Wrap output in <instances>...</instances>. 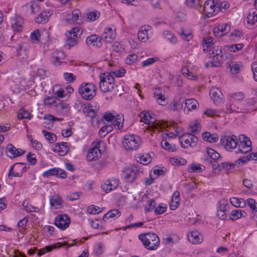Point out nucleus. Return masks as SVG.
<instances>
[{"label":"nucleus","instance_id":"f257e3e1","mask_svg":"<svg viewBox=\"0 0 257 257\" xmlns=\"http://www.w3.org/2000/svg\"><path fill=\"white\" fill-rule=\"evenodd\" d=\"M144 247L150 250H156L160 245V239L158 235L152 232L142 233L139 235Z\"/></svg>","mask_w":257,"mask_h":257},{"label":"nucleus","instance_id":"f03ea898","mask_svg":"<svg viewBox=\"0 0 257 257\" xmlns=\"http://www.w3.org/2000/svg\"><path fill=\"white\" fill-rule=\"evenodd\" d=\"M210 51H211L210 56L212 55L213 61L207 62L206 67L221 66L224 60L221 47L218 46H212L210 49Z\"/></svg>","mask_w":257,"mask_h":257},{"label":"nucleus","instance_id":"7ed1b4c3","mask_svg":"<svg viewBox=\"0 0 257 257\" xmlns=\"http://www.w3.org/2000/svg\"><path fill=\"white\" fill-rule=\"evenodd\" d=\"M140 116L141 119L144 120L145 123L148 124L149 126L154 130L165 128L168 127L166 121L154 120L150 113L148 112H142Z\"/></svg>","mask_w":257,"mask_h":257},{"label":"nucleus","instance_id":"20e7f679","mask_svg":"<svg viewBox=\"0 0 257 257\" xmlns=\"http://www.w3.org/2000/svg\"><path fill=\"white\" fill-rule=\"evenodd\" d=\"M78 92L85 100H90L96 95V86L92 83H83L80 86Z\"/></svg>","mask_w":257,"mask_h":257},{"label":"nucleus","instance_id":"39448f33","mask_svg":"<svg viewBox=\"0 0 257 257\" xmlns=\"http://www.w3.org/2000/svg\"><path fill=\"white\" fill-rule=\"evenodd\" d=\"M122 143L126 150H136L140 145V139L134 135H127L123 137Z\"/></svg>","mask_w":257,"mask_h":257},{"label":"nucleus","instance_id":"423d86ee","mask_svg":"<svg viewBox=\"0 0 257 257\" xmlns=\"http://www.w3.org/2000/svg\"><path fill=\"white\" fill-rule=\"evenodd\" d=\"M179 141L182 147L187 149L188 147H195L197 144L198 138L191 133H187L181 136Z\"/></svg>","mask_w":257,"mask_h":257},{"label":"nucleus","instance_id":"0eeeda50","mask_svg":"<svg viewBox=\"0 0 257 257\" xmlns=\"http://www.w3.org/2000/svg\"><path fill=\"white\" fill-rule=\"evenodd\" d=\"M238 139L234 135L226 136L221 135L220 142L226 150H229L235 148L238 144Z\"/></svg>","mask_w":257,"mask_h":257},{"label":"nucleus","instance_id":"6e6552de","mask_svg":"<svg viewBox=\"0 0 257 257\" xmlns=\"http://www.w3.org/2000/svg\"><path fill=\"white\" fill-rule=\"evenodd\" d=\"M202 10L208 17H210L218 13L219 6L215 4L213 0H207L204 4Z\"/></svg>","mask_w":257,"mask_h":257},{"label":"nucleus","instance_id":"1a4fd4ad","mask_svg":"<svg viewBox=\"0 0 257 257\" xmlns=\"http://www.w3.org/2000/svg\"><path fill=\"white\" fill-rule=\"evenodd\" d=\"M139 174V170L138 167L134 165L132 167L124 170L122 173V175L126 181L132 183L135 180Z\"/></svg>","mask_w":257,"mask_h":257},{"label":"nucleus","instance_id":"9d476101","mask_svg":"<svg viewBox=\"0 0 257 257\" xmlns=\"http://www.w3.org/2000/svg\"><path fill=\"white\" fill-rule=\"evenodd\" d=\"M242 106H239V103L229 99V102L226 104V109L229 113H247V109L242 108Z\"/></svg>","mask_w":257,"mask_h":257},{"label":"nucleus","instance_id":"9b49d317","mask_svg":"<svg viewBox=\"0 0 257 257\" xmlns=\"http://www.w3.org/2000/svg\"><path fill=\"white\" fill-rule=\"evenodd\" d=\"M70 223V218L66 214L59 215L55 218V225L61 230L66 229Z\"/></svg>","mask_w":257,"mask_h":257},{"label":"nucleus","instance_id":"f8f14e48","mask_svg":"<svg viewBox=\"0 0 257 257\" xmlns=\"http://www.w3.org/2000/svg\"><path fill=\"white\" fill-rule=\"evenodd\" d=\"M81 13L78 9L73 11L71 14L67 15L65 21L68 24H80L82 23V19L80 18Z\"/></svg>","mask_w":257,"mask_h":257},{"label":"nucleus","instance_id":"ddd939ff","mask_svg":"<svg viewBox=\"0 0 257 257\" xmlns=\"http://www.w3.org/2000/svg\"><path fill=\"white\" fill-rule=\"evenodd\" d=\"M210 95L215 104L218 105L223 102V95L218 88H211L210 90Z\"/></svg>","mask_w":257,"mask_h":257},{"label":"nucleus","instance_id":"4468645a","mask_svg":"<svg viewBox=\"0 0 257 257\" xmlns=\"http://www.w3.org/2000/svg\"><path fill=\"white\" fill-rule=\"evenodd\" d=\"M11 27L14 31L20 32L24 24V20L21 17L15 15L10 18Z\"/></svg>","mask_w":257,"mask_h":257},{"label":"nucleus","instance_id":"2eb2a0df","mask_svg":"<svg viewBox=\"0 0 257 257\" xmlns=\"http://www.w3.org/2000/svg\"><path fill=\"white\" fill-rule=\"evenodd\" d=\"M7 156L10 158H14L23 155L25 151L20 149H17L13 145L9 144L6 148Z\"/></svg>","mask_w":257,"mask_h":257},{"label":"nucleus","instance_id":"dca6fc26","mask_svg":"<svg viewBox=\"0 0 257 257\" xmlns=\"http://www.w3.org/2000/svg\"><path fill=\"white\" fill-rule=\"evenodd\" d=\"M198 104L197 101L194 99H186L184 102L181 103V109L186 113H188L192 109L194 110L196 108L197 105Z\"/></svg>","mask_w":257,"mask_h":257},{"label":"nucleus","instance_id":"f3484780","mask_svg":"<svg viewBox=\"0 0 257 257\" xmlns=\"http://www.w3.org/2000/svg\"><path fill=\"white\" fill-rule=\"evenodd\" d=\"M29 46L27 43H22L19 45L17 50L18 56L22 61H25L28 56Z\"/></svg>","mask_w":257,"mask_h":257},{"label":"nucleus","instance_id":"a211bd4d","mask_svg":"<svg viewBox=\"0 0 257 257\" xmlns=\"http://www.w3.org/2000/svg\"><path fill=\"white\" fill-rule=\"evenodd\" d=\"M238 149H247L248 150H251V142L248 137L244 135H240L238 136Z\"/></svg>","mask_w":257,"mask_h":257},{"label":"nucleus","instance_id":"6ab92c4d","mask_svg":"<svg viewBox=\"0 0 257 257\" xmlns=\"http://www.w3.org/2000/svg\"><path fill=\"white\" fill-rule=\"evenodd\" d=\"M219 206L218 207L217 212V216L220 219L224 220L226 217V211L227 210L226 206L227 205V201L226 200H221L219 201Z\"/></svg>","mask_w":257,"mask_h":257},{"label":"nucleus","instance_id":"aec40b11","mask_svg":"<svg viewBox=\"0 0 257 257\" xmlns=\"http://www.w3.org/2000/svg\"><path fill=\"white\" fill-rule=\"evenodd\" d=\"M67 144V143L63 142L59 144L57 143L55 145L53 151L55 152H57L59 155L64 156L66 155L69 151V147Z\"/></svg>","mask_w":257,"mask_h":257},{"label":"nucleus","instance_id":"412c9836","mask_svg":"<svg viewBox=\"0 0 257 257\" xmlns=\"http://www.w3.org/2000/svg\"><path fill=\"white\" fill-rule=\"evenodd\" d=\"M101 156V152L99 147L95 146L89 149L86 156L88 161H92L98 159Z\"/></svg>","mask_w":257,"mask_h":257},{"label":"nucleus","instance_id":"4be33fe9","mask_svg":"<svg viewBox=\"0 0 257 257\" xmlns=\"http://www.w3.org/2000/svg\"><path fill=\"white\" fill-rule=\"evenodd\" d=\"M101 39L95 34L91 35L87 37L86 43L89 46L100 47L101 45Z\"/></svg>","mask_w":257,"mask_h":257},{"label":"nucleus","instance_id":"5701e85b","mask_svg":"<svg viewBox=\"0 0 257 257\" xmlns=\"http://www.w3.org/2000/svg\"><path fill=\"white\" fill-rule=\"evenodd\" d=\"M116 37L114 30L111 28L106 29L102 35L101 40H104L106 43H110Z\"/></svg>","mask_w":257,"mask_h":257},{"label":"nucleus","instance_id":"b1692460","mask_svg":"<svg viewBox=\"0 0 257 257\" xmlns=\"http://www.w3.org/2000/svg\"><path fill=\"white\" fill-rule=\"evenodd\" d=\"M65 55L62 51L56 50L54 51L51 57V61L54 65H58L61 63V60L64 59Z\"/></svg>","mask_w":257,"mask_h":257},{"label":"nucleus","instance_id":"393cba45","mask_svg":"<svg viewBox=\"0 0 257 257\" xmlns=\"http://www.w3.org/2000/svg\"><path fill=\"white\" fill-rule=\"evenodd\" d=\"M188 240L192 243H201L203 238L200 233L197 231L190 232L187 235Z\"/></svg>","mask_w":257,"mask_h":257},{"label":"nucleus","instance_id":"a878e982","mask_svg":"<svg viewBox=\"0 0 257 257\" xmlns=\"http://www.w3.org/2000/svg\"><path fill=\"white\" fill-rule=\"evenodd\" d=\"M99 87L101 90L104 92H108L111 91L113 89V85L109 84L104 79V77L100 76V81L99 82Z\"/></svg>","mask_w":257,"mask_h":257},{"label":"nucleus","instance_id":"bb28decb","mask_svg":"<svg viewBox=\"0 0 257 257\" xmlns=\"http://www.w3.org/2000/svg\"><path fill=\"white\" fill-rule=\"evenodd\" d=\"M228 68L230 72L232 74H237L239 73L242 68V62H231L228 65Z\"/></svg>","mask_w":257,"mask_h":257},{"label":"nucleus","instance_id":"cd10ccee","mask_svg":"<svg viewBox=\"0 0 257 257\" xmlns=\"http://www.w3.org/2000/svg\"><path fill=\"white\" fill-rule=\"evenodd\" d=\"M51 15V11H44L36 18L35 22L38 24L45 23L48 21Z\"/></svg>","mask_w":257,"mask_h":257},{"label":"nucleus","instance_id":"c85d7f7f","mask_svg":"<svg viewBox=\"0 0 257 257\" xmlns=\"http://www.w3.org/2000/svg\"><path fill=\"white\" fill-rule=\"evenodd\" d=\"M202 138L209 143H216L218 140V136L217 134H211L209 132H204L202 134Z\"/></svg>","mask_w":257,"mask_h":257},{"label":"nucleus","instance_id":"c756f323","mask_svg":"<svg viewBox=\"0 0 257 257\" xmlns=\"http://www.w3.org/2000/svg\"><path fill=\"white\" fill-rule=\"evenodd\" d=\"M66 35L68 39L66 41L65 46L67 47L68 49H70L71 47H73L77 44V40L76 38L72 36V33L71 31H67L66 33Z\"/></svg>","mask_w":257,"mask_h":257},{"label":"nucleus","instance_id":"7c9ffc66","mask_svg":"<svg viewBox=\"0 0 257 257\" xmlns=\"http://www.w3.org/2000/svg\"><path fill=\"white\" fill-rule=\"evenodd\" d=\"M246 215V213L242 210H234L231 211L229 217L234 221L241 217H245Z\"/></svg>","mask_w":257,"mask_h":257},{"label":"nucleus","instance_id":"2f4dec72","mask_svg":"<svg viewBox=\"0 0 257 257\" xmlns=\"http://www.w3.org/2000/svg\"><path fill=\"white\" fill-rule=\"evenodd\" d=\"M257 99L255 98H248L246 100L245 104L242 106L244 108L247 109V112L252 111L254 109Z\"/></svg>","mask_w":257,"mask_h":257},{"label":"nucleus","instance_id":"473e14b6","mask_svg":"<svg viewBox=\"0 0 257 257\" xmlns=\"http://www.w3.org/2000/svg\"><path fill=\"white\" fill-rule=\"evenodd\" d=\"M26 7L31 9L30 14H36L40 10V4L37 1H32L26 4Z\"/></svg>","mask_w":257,"mask_h":257},{"label":"nucleus","instance_id":"72a5a7b5","mask_svg":"<svg viewBox=\"0 0 257 257\" xmlns=\"http://www.w3.org/2000/svg\"><path fill=\"white\" fill-rule=\"evenodd\" d=\"M50 202L51 206L54 207L55 208L61 207L63 202L61 198L58 195L53 196L50 198Z\"/></svg>","mask_w":257,"mask_h":257},{"label":"nucleus","instance_id":"f704fd0d","mask_svg":"<svg viewBox=\"0 0 257 257\" xmlns=\"http://www.w3.org/2000/svg\"><path fill=\"white\" fill-rule=\"evenodd\" d=\"M148 31L146 26L142 27L138 34V39L142 42H146L148 39Z\"/></svg>","mask_w":257,"mask_h":257},{"label":"nucleus","instance_id":"c9c22d12","mask_svg":"<svg viewBox=\"0 0 257 257\" xmlns=\"http://www.w3.org/2000/svg\"><path fill=\"white\" fill-rule=\"evenodd\" d=\"M230 202L235 207L243 208L245 206V202L242 198L232 197L230 199Z\"/></svg>","mask_w":257,"mask_h":257},{"label":"nucleus","instance_id":"e433bc0d","mask_svg":"<svg viewBox=\"0 0 257 257\" xmlns=\"http://www.w3.org/2000/svg\"><path fill=\"white\" fill-rule=\"evenodd\" d=\"M235 164L224 162L217 165L218 170L220 171L222 170L229 171L234 167Z\"/></svg>","mask_w":257,"mask_h":257},{"label":"nucleus","instance_id":"4c0bfd02","mask_svg":"<svg viewBox=\"0 0 257 257\" xmlns=\"http://www.w3.org/2000/svg\"><path fill=\"white\" fill-rule=\"evenodd\" d=\"M113 130V126L112 125L108 124L102 126L99 131V135L100 138H103L109 133H110Z\"/></svg>","mask_w":257,"mask_h":257},{"label":"nucleus","instance_id":"58836bf2","mask_svg":"<svg viewBox=\"0 0 257 257\" xmlns=\"http://www.w3.org/2000/svg\"><path fill=\"white\" fill-rule=\"evenodd\" d=\"M247 24L250 25L251 26L256 25L257 23V14L255 12H253L251 13H249L247 18Z\"/></svg>","mask_w":257,"mask_h":257},{"label":"nucleus","instance_id":"ea45409f","mask_svg":"<svg viewBox=\"0 0 257 257\" xmlns=\"http://www.w3.org/2000/svg\"><path fill=\"white\" fill-rule=\"evenodd\" d=\"M244 45L243 43L232 44L225 46L227 50L231 52L235 53L241 51L244 47Z\"/></svg>","mask_w":257,"mask_h":257},{"label":"nucleus","instance_id":"a19ab883","mask_svg":"<svg viewBox=\"0 0 257 257\" xmlns=\"http://www.w3.org/2000/svg\"><path fill=\"white\" fill-rule=\"evenodd\" d=\"M161 145L162 148L169 152H173L177 150L175 145L169 144L165 140H162Z\"/></svg>","mask_w":257,"mask_h":257},{"label":"nucleus","instance_id":"79ce46f5","mask_svg":"<svg viewBox=\"0 0 257 257\" xmlns=\"http://www.w3.org/2000/svg\"><path fill=\"white\" fill-rule=\"evenodd\" d=\"M83 112L91 118H94L96 113L95 109L93 108V106L90 105L84 107L83 109Z\"/></svg>","mask_w":257,"mask_h":257},{"label":"nucleus","instance_id":"37998d69","mask_svg":"<svg viewBox=\"0 0 257 257\" xmlns=\"http://www.w3.org/2000/svg\"><path fill=\"white\" fill-rule=\"evenodd\" d=\"M24 163H16L14 165H13L10 168L9 174H8V177L9 179H11L13 177H21L22 176V173H18V172H14L13 171L14 168L15 167L16 168L17 166L19 165H24Z\"/></svg>","mask_w":257,"mask_h":257},{"label":"nucleus","instance_id":"c03bdc74","mask_svg":"<svg viewBox=\"0 0 257 257\" xmlns=\"http://www.w3.org/2000/svg\"><path fill=\"white\" fill-rule=\"evenodd\" d=\"M120 215V212L117 209H112L108 211L106 213L103 217V221H105L106 220L113 218L116 216H119Z\"/></svg>","mask_w":257,"mask_h":257},{"label":"nucleus","instance_id":"a18cd8bd","mask_svg":"<svg viewBox=\"0 0 257 257\" xmlns=\"http://www.w3.org/2000/svg\"><path fill=\"white\" fill-rule=\"evenodd\" d=\"M207 153L209 157L214 162L219 160L221 158L220 154L212 149L208 148Z\"/></svg>","mask_w":257,"mask_h":257},{"label":"nucleus","instance_id":"49530a36","mask_svg":"<svg viewBox=\"0 0 257 257\" xmlns=\"http://www.w3.org/2000/svg\"><path fill=\"white\" fill-rule=\"evenodd\" d=\"M18 117L19 119H31L32 116L28 111L21 108L18 112Z\"/></svg>","mask_w":257,"mask_h":257},{"label":"nucleus","instance_id":"de8ad7c7","mask_svg":"<svg viewBox=\"0 0 257 257\" xmlns=\"http://www.w3.org/2000/svg\"><path fill=\"white\" fill-rule=\"evenodd\" d=\"M113 125L117 127L118 130H120L123 126L124 118L123 116H120L119 115L116 114Z\"/></svg>","mask_w":257,"mask_h":257},{"label":"nucleus","instance_id":"09e8293b","mask_svg":"<svg viewBox=\"0 0 257 257\" xmlns=\"http://www.w3.org/2000/svg\"><path fill=\"white\" fill-rule=\"evenodd\" d=\"M256 157V154H250L246 156V157H242L238 159L236 162V163H238V164H240V162L244 163L250 160H255V161L257 162V159L255 158V157Z\"/></svg>","mask_w":257,"mask_h":257},{"label":"nucleus","instance_id":"8fccbe9b","mask_svg":"<svg viewBox=\"0 0 257 257\" xmlns=\"http://www.w3.org/2000/svg\"><path fill=\"white\" fill-rule=\"evenodd\" d=\"M42 132L44 135L45 139L47 140L50 143H53L56 141L57 137L54 134L48 132L44 130H43Z\"/></svg>","mask_w":257,"mask_h":257},{"label":"nucleus","instance_id":"3c124183","mask_svg":"<svg viewBox=\"0 0 257 257\" xmlns=\"http://www.w3.org/2000/svg\"><path fill=\"white\" fill-rule=\"evenodd\" d=\"M230 37L233 42H237L239 39L243 37V33L239 30H235L230 33Z\"/></svg>","mask_w":257,"mask_h":257},{"label":"nucleus","instance_id":"603ef678","mask_svg":"<svg viewBox=\"0 0 257 257\" xmlns=\"http://www.w3.org/2000/svg\"><path fill=\"white\" fill-rule=\"evenodd\" d=\"M244 98V94L241 92L234 93L232 94L229 99L239 103V102L242 100Z\"/></svg>","mask_w":257,"mask_h":257},{"label":"nucleus","instance_id":"864d4df0","mask_svg":"<svg viewBox=\"0 0 257 257\" xmlns=\"http://www.w3.org/2000/svg\"><path fill=\"white\" fill-rule=\"evenodd\" d=\"M229 25L226 23L219 24L218 26V30H220V36H222L227 34L230 30Z\"/></svg>","mask_w":257,"mask_h":257},{"label":"nucleus","instance_id":"5fc2aeb1","mask_svg":"<svg viewBox=\"0 0 257 257\" xmlns=\"http://www.w3.org/2000/svg\"><path fill=\"white\" fill-rule=\"evenodd\" d=\"M185 3L188 7L195 9L201 8L200 0H186Z\"/></svg>","mask_w":257,"mask_h":257},{"label":"nucleus","instance_id":"6e6d98bb","mask_svg":"<svg viewBox=\"0 0 257 257\" xmlns=\"http://www.w3.org/2000/svg\"><path fill=\"white\" fill-rule=\"evenodd\" d=\"M57 248L56 244H52L51 245L46 246L45 247L40 249L37 253L38 256H41L44 254L45 253L47 252H50L52 251L53 249Z\"/></svg>","mask_w":257,"mask_h":257},{"label":"nucleus","instance_id":"4d7b16f0","mask_svg":"<svg viewBox=\"0 0 257 257\" xmlns=\"http://www.w3.org/2000/svg\"><path fill=\"white\" fill-rule=\"evenodd\" d=\"M116 114L114 111L113 112L106 111L104 114L103 119L106 121L110 122L114 119Z\"/></svg>","mask_w":257,"mask_h":257},{"label":"nucleus","instance_id":"13d9d810","mask_svg":"<svg viewBox=\"0 0 257 257\" xmlns=\"http://www.w3.org/2000/svg\"><path fill=\"white\" fill-rule=\"evenodd\" d=\"M163 35L165 37L168 39L171 43L175 44L177 43V39L174 35L172 34L169 31H165L163 32Z\"/></svg>","mask_w":257,"mask_h":257},{"label":"nucleus","instance_id":"bf43d9fd","mask_svg":"<svg viewBox=\"0 0 257 257\" xmlns=\"http://www.w3.org/2000/svg\"><path fill=\"white\" fill-rule=\"evenodd\" d=\"M204 167H202L200 165L197 166L195 164H192L189 167L188 170L189 172H201L204 170Z\"/></svg>","mask_w":257,"mask_h":257},{"label":"nucleus","instance_id":"052dcab7","mask_svg":"<svg viewBox=\"0 0 257 257\" xmlns=\"http://www.w3.org/2000/svg\"><path fill=\"white\" fill-rule=\"evenodd\" d=\"M246 203L253 212H257V203L254 199L248 198L246 200Z\"/></svg>","mask_w":257,"mask_h":257},{"label":"nucleus","instance_id":"680f3d73","mask_svg":"<svg viewBox=\"0 0 257 257\" xmlns=\"http://www.w3.org/2000/svg\"><path fill=\"white\" fill-rule=\"evenodd\" d=\"M158 60L157 57L150 58L142 62V66L143 67L152 65Z\"/></svg>","mask_w":257,"mask_h":257},{"label":"nucleus","instance_id":"e2e57ef3","mask_svg":"<svg viewBox=\"0 0 257 257\" xmlns=\"http://www.w3.org/2000/svg\"><path fill=\"white\" fill-rule=\"evenodd\" d=\"M58 170L56 168H52L48 170L45 171L43 173V175L44 177L48 178L51 176L58 175Z\"/></svg>","mask_w":257,"mask_h":257},{"label":"nucleus","instance_id":"0e129e2a","mask_svg":"<svg viewBox=\"0 0 257 257\" xmlns=\"http://www.w3.org/2000/svg\"><path fill=\"white\" fill-rule=\"evenodd\" d=\"M40 37L41 34L38 30H35L31 34L30 38L34 42H39Z\"/></svg>","mask_w":257,"mask_h":257},{"label":"nucleus","instance_id":"69168bd1","mask_svg":"<svg viewBox=\"0 0 257 257\" xmlns=\"http://www.w3.org/2000/svg\"><path fill=\"white\" fill-rule=\"evenodd\" d=\"M100 208L94 205H90L87 208V212L90 214H96L101 212Z\"/></svg>","mask_w":257,"mask_h":257},{"label":"nucleus","instance_id":"338daca9","mask_svg":"<svg viewBox=\"0 0 257 257\" xmlns=\"http://www.w3.org/2000/svg\"><path fill=\"white\" fill-rule=\"evenodd\" d=\"M100 15V13L98 12H92L88 13L87 15V19L90 21H95Z\"/></svg>","mask_w":257,"mask_h":257},{"label":"nucleus","instance_id":"774afa93","mask_svg":"<svg viewBox=\"0 0 257 257\" xmlns=\"http://www.w3.org/2000/svg\"><path fill=\"white\" fill-rule=\"evenodd\" d=\"M181 36L184 40L187 41H189L192 38V35L191 33L189 31H186L183 29L181 30Z\"/></svg>","mask_w":257,"mask_h":257}]
</instances>
